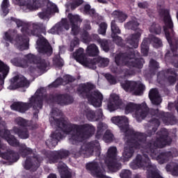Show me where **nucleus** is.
<instances>
[{"label":"nucleus","instance_id":"c03bdc74","mask_svg":"<svg viewBox=\"0 0 178 178\" xmlns=\"http://www.w3.org/2000/svg\"><path fill=\"white\" fill-rule=\"evenodd\" d=\"M96 60V64L95 66H97V62L99 63V66L100 67H106L109 65V60L108 58H99L97 60Z\"/></svg>","mask_w":178,"mask_h":178},{"label":"nucleus","instance_id":"2f4dec72","mask_svg":"<svg viewBox=\"0 0 178 178\" xmlns=\"http://www.w3.org/2000/svg\"><path fill=\"white\" fill-rule=\"evenodd\" d=\"M113 15L119 23H123V22H126V19H127V15L122 11L115 10L113 13Z\"/></svg>","mask_w":178,"mask_h":178},{"label":"nucleus","instance_id":"423d86ee","mask_svg":"<svg viewBox=\"0 0 178 178\" xmlns=\"http://www.w3.org/2000/svg\"><path fill=\"white\" fill-rule=\"evenodd\" d=\"M26 59H22V63L19 64L21 67H29V63H33V65H36V67L31 65L28 71L31 74H34L37 70L39 72H42L44 73L47 70V67H48V63L45 59L41 58V57L38 56H35L34 54H27L26 56Z\"/></svg>","mask_w":178,"mask_h":178},{"label":"nucleus","instance_id":"6e6d98bb","mask_svg":"<svg viewBox=\"0 0 178 178\" xmlns=\"http://www.w3.org/2000/svg\"><path fill=\"white\" fill-rule=\"evenodd\" d=\"M31 35H35V37H42L41 35V33L40 32V30L38 29L37 24L33 25V30L31 31Z\"/></svg>","mask_w":178,"mask_h":178},{"label":"nucleus","instance_id":"1a4fd4ad","mask_svg":"<svg viewBox=\"0 0 178 178\" xmlns=\"http://www.w3.org/2000/svg\"><path fill=\"white\" fill-rule=\"evenodd\" d=\"M95 151V156H100L101 148L99 147V142L98 140H93L86 144H83L79 151L74 154L75 158H80L83 155V158H90L94 155Z\"/></svg>","mask_w":178,"mask_h":178},{"label":"nucleus","instance_id":"f3484780","mask_svg":"<svg viewBox=\"0 0 178 178\" xmlns=\"http://www.w3.org/2000/svg\"><path fill=\"white\" fill-rule=\"evenodd\" d=\"M10 85L8 86V90H17V88H29L30 87V81L27 80L24 76H19L16 75L10 80Z\"/></svg>","mask_w":178,"mask_h":178},{"label":"nucleus","instance_id":"c85d7f7f","mask_svg":"<svg viewBox=\"0 0 178 178\" xmlns=\"http://www.w3.org/2000/svg\"><path fill=\"white\" fill-rule=\"evenodd\" d=\"M55 26L57 34H60V33H62L63 31V29L67 31L70 29V25L69 24V22L66 18H63L61 19V22L58 24H56Z\"/></svg>","mask_w":178,"mask_h":178},{"label":"nucleus","instance_id":"393cba45","mask_svg":"<svg viewBox=\"0 0 178 178\" xmlns=\"http://www.w3.org/2000/svg\"><path fill=\"white\" fill-rule=\"evenodd\" d=\"M103 116L102 108H99L96 113L91 110L86 112V118L89 122H98Z\"/></svg>","mask_w":178,"mask_h":178},{"label":"nucleus","instance_id":"de8ad7c7","mask_svg":"<svg viewBox=\"0 0 178 178\" xmlns=\"http://www.w3.org/2000/svg\"><path fill=\"white\" fill-rule=\"evenodd\" d=\"M39 1H41V0H32V1H25L24 3V6H26V8L29 10H34V8H35L34 3H36ZM42 1H48V0H42Z\"/></svg>","mask_w":178,"mask_h":178},{"label":"nucleus","instance_id":"09e8293b","mask_svg":"<svg viewBox=\"0 0 178 178\" xmlns=\"http://www.w3.org/2000/svg\"><path fill=\"white\" fill-rule=\"evenodd\" d=\"M83 3H84L83 0H74L70 4L71 10H74V9L79 8Z\"/></svg>","mask_w":178,"mask_h":178},{"label":"nucleus","instance_id":"680f3d73","mask_svg":"<svg viewBox=\"0 0 178 178\" xmlns=\"http://www.w3.org/2000/svg\"><path fill=\"white\" fill-rule=\"evenodd\" d=\"M149 67L151 69H159V63L152 58L149 61Z\"/></svg>","mask_w":178,"mask_h":178},{"label":"nucleus","instance_id":"603ef678","mask_svg":"<svg viewBox=\"0 0 178 178\" xmlns=\"http://www.w3.org/2000/svg\"><path fill=\"white\" fill-rule=\"evenodd\" d=\"M108 29V24L106 22H102L99 24V34L102 35H105L106 34V29Z\"/></svg>","mask_w":178,"mask_h":178},{"label":"nucleus","instance_id":"6ab92c4d","mask_svg":"<svg viewBox=\"0 0 178 178\" xmlns=\"http://www.w3.org/2000/svg\"><path fill=\"white\" fill-rule=\"evenodd\" d=\"M111 38H113V41H115L116 45L118 47H126V43L123 42V39L122 37L118 35V34H120L122 31H120V28L116 24L115 20H112L111 22Z\"/></svg>","mask_w":178,"mask_h":178},{"label":"nucleus","instance_id":"72a5a7b5","mask_svg":"<svg viewBox=\"0 0 178 178\" xmlns=\"http://www.w3.org/2000/svg\"><path fill=\"white\" fill-rule=\"evenodd\" d=\"M140 51L144 56H148V51H149V46L148 45V38H145L140 45Z\"/></svg>","mask_w":178,"mask_h":178},{"label":"nucleus","instance_id":"79ce46f5","mask_svg":"<svg viewBox=\"0 0 178 178\" xmlns=\"http://www.w3.org/2000/svg\"><path fill=\"white\" fill-rule=\"evenodd\" d=\"M105 143H112L113 141V134L110 130H106L103 136Z\"/></svg>","mask_w":178,"mask_h":178},{"label":"nucleus","instance_id":"39448f33","mask_svg":"<svg viewBox=\"0 0 178 178\" xmlns=\"http://www.w3.org/2000/svg\"><path fill=\"white\" fill-rule=\"evenodd\" d=\"M92 90H95V85L88 82L86 83H81L77 88L76 91L80 97L88 99L93 106L99 108V106H102L104 95L99 90H95L92 91Z\"/></svg>","mask_w":178,"mask_h":178},{"label":"nucleus","instance_id":"f8f14e48","mask_svg":"<svg viewBox=\"0 0 178 178\" xmlns=\"http://www.w3.org/2000/svg\"><path fill=\"white\" fill-rule=\"evenodd\" d=\"M120 86L126 92H133L134 95H143L145 91V85L134 81H122Z\"/></svg>","mask_w":178,"mask_h":178},{"label":"nucleus","instance_id":"cd10ccee","mask_svg":"<svg viewBox=\"0 0 178 178\" xmlns=\"http://www.w3.org/2000/svg\"><path fill=\"white\" fill-rule=\"evenodd\" d=\"M9 66L6 65L3 61L0 60V81L3 82L6 79L8 74H9L10 70Z\"/></svg>","mask_w":178,"mask_h":178},{"label":"nucleus","instance_id":"a211bd4d","mask_svg":"<svg viewBox=\"0 0 178 178\" xmlns=\"http://www.w3.org/2000/svg\"><path fill=\"white\" fill-rule=\"evenodd\" d=\"M36 44L39 54H43V55H47V56L52 55V47L44 36H40L39 40L36 41Z\"/></svg>","mask_w":178,"mask_h":178},{"label":"nucleus","instance_id":"8fccbe9b","mask_svg":"<svg viewBox=\"0 0 178 178\" xmlns=\"http://www.w3.org/2000/svg\"><path fill=\"white\" fill-rule=\"evenodd\" d=\"M46 9H49L50 10V13L52 14L54 13H58L59 12V9L58 8V6L56 4L49 2V6L47 7Z\"/></svg>","mask_w":178,"mask_h":178},{"label":"nucleus","instance_id":"49530a36","mask_svg":"<svg viewBox=\"0 0 178 178\" xmlns=\"http://www.w3.org/2000/svg\"><path fill=\"white\" fill-rule=\"evenodd\" d=\"M53 62L56 66H58V67H63V65H65V62L63 61V59L60 58V56H56L53 59Z\"/></svg>","mask_w":178,"mask_h":178},{"label":"nucleus","instance_id":"5fc2aeb1","mask_svg":"<svg viewBox=\"0 0 178 178\" xmlns=\"http://www.w3.org/2000/svg\"><path fill=\"white\" fill-rule=\"evenodd\" d=\"M10 20L11 22H14L17 24V27L18 29H19V27H23L26 24V22H23L22 19H19L14 17H11Z\"/></svg>","mask_w":178,"mask_h":178},{"label":"nucleus","instance_id":"774afa93","mask_svg":"<svg viewBox=\"0 0 178 178\" xmlns=\"http://www.w3.org/2000/svg\"><path fill=\"white\" fill-rule=\"evenodd\" d=\"M48 33L49 34H58L56 25H54L51 29H49L48 31Z\"/></svg>","mask_w":178,"mask_h":178},{"label":"nucleus","instance_id":"0e129e2a","mask_svg":"<svg viewBox=\"0 0 178 178\" xmlns=\"http://www.w3.org/2000/svg\"><path fill=\"white\" fill-rule=\"evenodd\" d=\"M83 30L88 31L91 30V24L90 20L86 19L83 21Z\"/></svg>","mask_w":178,"mask_h":178},{"label":"nucleus","instance_id":"4468645a","mask_svg":"<svg viewBox=\"0 0 178 178\" xmlns=\"http://www.w3.org/2000/svg\"><path fill=\"white\" fill-rule=\"evenodd\" d=\"M70 155V152L67 149H60L58 151L51 152L49 155V162L50 163H58V169L60 170H63L66 168V164L63 161H59L62 159H66L67 156Z\"/></svg>","mask_w":178,"mask_h":178},{"label":"nucleus","instance_id":"4be33fe9","mask_svg":"<svg viewBox=\"0 0 178 178\" xmlns=\"http://www.w3.org/2000/svg\"><path fill=\"white\" fill-rule=\"evenodd\" d=\"M67 17L72 25V34H73V35H77L79 34L80 25L83 23V19H81L79 15H74L72 13H69Z\"/></svg>","mask_w":178,"mask_h":178},{"label":"nucleus","instance_id":"4d7b16f0","mask_svg":"<svg viewBox=\"0 0 178 178\" xmlns=\"http://www.w3.org/2000/svg\"><path fill=\"white\" fill-rule=\"evenodd\" d=\"M15 38V35L12 34L10 32H6L4 33L3 40L5 41H8V42H13V40Z\"/></svg>","mask_w":178,"mask_h":178},{"label":"nucleus","instance_id":"052dcab7","mask_svg":"<svg viewBox=\"0 0 178 178\" xmlns=\"http://www.w3.org/2000/svg\"><path fill=\"white\" fill-rule=\"evenodd\" d=\"M39 32L40 34H44V35H47V27L44 25V24H36Z\"/></svg>","mask_w":178,"mask_h":178},{"label":"nucleus","instance_id":"864d4df0","mask_svg":"<svg viewBox=\"0 0 178 178\" xmlns=\"http://www.w3.org/2000/svg\"><path fill=\"white\" fill-rule=\"evenodd\" d=\"M90 33H88V31L83 30L82 31V34H81V37H82V40L83 41V42H85V44H90Z\"/></svg>","mask_w":178,"mask_h":178},{"label":"nucleus","instance_id":"412c9836","mask_svg":"<svg viewBox=\"0 0 178 178\" xmlns=\"http://www.w3.org/2000/svg\"><path fill=\"white\" fill-rule=\"evenodd\" d=\"M21 33L22 34H17L16 36V40L19 45H24L25 47H29V39L26 35H30L31 34V31H30V29L29 28V24H26L23 26V27L21 29Z\"/></svg>","mask_w":178,"mask_h":178},{"label":"nucleus","instance_id":"58836bf2","mask_svg":"<svg viewBox=\"0 0 178 178\" xmlns=\"http://www.w3.org/2000/svg\"><path fill=\"white\" fill-rule=\"evenodd\" d=\"M150 33L159 35L162 33V26L159 24H153L149 28Z\"/></svg>","mask_w":178,"mask_h":178},{"label":"nucleus","instance_id":"338daca9","mask_svg":"<svg viewBox=\"0 0 178 178\" xmlns=\"http://www.w3.org/2000/svg\"><path fill=\"white\" fill-rule=\"evenodd\" d=\"M91 9V6L90 4H86L83 7V12L86 13V15H88V13L90 12Z\"/></svg>","mask_w":178,"mask_h":178},{"label":"nucleus","instance_id":"bb28decb","mask_svg":"<svg viewBox=\"0 0 178 178\" xmlns=\"http://www.w3.org/2000/svg\"><path fill=\"white\" fill-rule=\"evenodd\" d=\"M14 134L18 136L21 140H27L30 137V132L27 128H20L18 127H14L13 128Z\"/></svg>","mask_w":178,"mask_h":178},{"label":"nucleus","instance_id":"37998d69","mask_svg":"<svg viewBox=\"0 0 178 178\" xmlns=\"http://www.w3.org/2000/svg\"><path fill=\"white\" fill-rule=\"evenodd\" d=\"M1 8L5 16L9 13V0H3Z\"/></svg>","mask_w":178,"mask_h":178},{"label":"nucleus","instance_id":"c9c22d12","mask_svg":"<svg viewBox=\"0 0 178 178\" xmlns=\"http://www.w3.org/2000/svg\"><path fill=\"white\" fill-rule=\"evenodd\" d=\"M167 172H171L172 176H178V164L172 165L168 164L165 167Z\"/></svg>","mask_w":178,"mask_h":178},{"label":"nucleus","instance_id":"f704fd0d","mask_svg":"<svg viewBox=\"0 0 178 178\" xmlns=\"http://www.w3.org/2000/svg\"><path fill=\"white\" fill-rule=\"evenodd\" d=\"M147 40H149L150 42H153V45L155 48H161V47H162V40L155 35H150Z\"/></svg>","mask_w":178,"mask_h":178},{"label":"nucleus","instance_id":"7c9ffc66","mask_svg":"<svg viewBox=\"0 0 178 178\" xmlns=\"http://www.w3.org/2000/svg\"><path fill=\"white\" fill-rule=\"evenodd\" d=\"M86 54H88L89 56H98L99 54L98 47H97L95 44H92L89 45L87 47Z\"/></svg>","mask_w":178,"mask_h":178},{"label":"nucleus","instance_id":"0eeeda50","mask_svg":"<svg viewBox=\"0 0 178 178\" xmlns=\"http://www.w3.org/2000/svg\"><path fill=\"white\" fill-rule=\"evenodd\" d=\"M124 111L126 115L135 112V118L137 122H141V120H144V119H145V118H147L148 115L149 108L145 102L140 104H137L134 102H129L125 106Z\"/></svg>","mask_w":178,"mask_h":178},{"label":"nucleus","instance_id":"4c0bfd02","mask_svg":"<svg viewBox=\"0 0 178 178\" xmlns=\"http://www.w3.org/2000/svg\"><path fill=\"white\" fill-rule=\"evenodd\" d=\"M51 15V10L49 8H45L43 9L42 12L39 13L38 16L40 17V19L47 20V19H48Z\"/></svg>","mask_w":178,"mask_h":178},{"label":"nucleus","instance_id":"9d476101","mask_svg":"<svg viewBox=\"0 0 178 178\" xmlns=\"http://www.w3.org/2000/svg\"><path fill=\"white\" fill-rule=\"evenodd\" d=\"M118 149L111 147L108 149L106 158L104 159L108 169L111 172H118L122 169V163L118 161Z\"/></svg>","mask_w":178,"mask_h":178},{"label":"nucleus","instance_id":"dca6fc26","mask_svg":"<svg viewBox=\"0 0 178 178\" xmlns=\"http://www.w3.org/2000/svg\"><path fill=\"white\" fill-rule=\"evenodd\" d=\"M149 113L152 116H155L159 119L161 118L163 124H167V126H169V124H176V123H177V118H176V116H175L172 113H161L158 108H152L150 110L149 108L148 113Z\"/></svg>","mask_w":178,"mask_h":178},{"label":"nucleus","instance_id":"e433bc0d","mask_svg":"<svg viewBox=\"0 0 178 178\" xmlns=\"http://www.w3.org/2000/svg\"><path fill=\"white\" fill-rule=\"evenodd\" d=\"M149 122L152 124H154V127L152 128V131L150 134L151 135L155 134V133L158 130V128L159 127V126H161V121H159V119H158V118H153L149 120Z\"/></svg>","mask_w":178,"mask_h":178},{"label":"nucleus","instance_id":"2eb2a0df","mask_svg":"<svg viewBox=\"0 0 178 178\" xmlns=\"http://www.w3.org/2000/svg\"><path fill=\"white\" fill-rule=\"evenodd\" d=\"M73 56L76 62L83 63L84 66H86V67L92 69L93 70L97 69V66L95 65L97 60L95 58L90 59L86 58V54H84V49L79 48L76 49V51L73 53Z\"/></svg>","mask_w":178,"mask_h":178},{"label":"nucleus","instance_id":"a18cd8bd","mask_svg":"<svg viewBox=\"0 0 178 178\" xmlns=\"http://www.w3.org/2000/svg\"><path fill=\"white\" fill-rule=\"evenodd\" d=\"M99 44H100L102 49H103L104 52H109V42L107 40L102 39L99 41Z\"/></svg>","mask_w":178,"mask_h":178},{"label":"nucleus","instance_id":"c756f323","mask_svg":"<svg viewBox=\"0 0 178 178\" xmlns=\"http://www.w3.org/2000/svg\"><path fill=\"white\" fill-rule=\"evenodd\" d=\"M106 124L104 122H99L97 125V130L95 135V138H97V140H100V138H102V136H104V131L106 130Z\"/></svg>","mask_w":178,"mask_h":178},{"label":"nucleus","instance_id":"3c124183","mask_svg":"<svg viewBox=\"0 0 178 178\" xmlns=\"http://www.w3.org/2000/svg\"><path fill=\"white\" fill-rule=\"evenodd\" d=\"M105 77L107 81L111 85H114L118 83V81H116V77L109 73L106 74Z\"/></svg>","mask_w":178,"mask_h":178},{"label":"nucleus","instance_id":"ddd939ff","mask_svg":"<svg viewBox=\"0 0 178 178\" xmlns=\"http://www.w3.org/2000/svg\"><path fill=\"white\" fill-rule=\"evenodd\" d=\"M47 102L49 104H57L60 106H65V105H70L73 104L74 99L73 97L67 94H50L46 98Z\"/></svg>","mask_w":178,"mask_h":178},{"label":"nucleus","instance_id":"ea45409f","mask_svg":"<svg viewBox=\"0 0 178 178\" xmlns=\"http://www.w3.org/2000/svg\"><path fill=\"white\" fill-rule=\"evenodd\" d=\"M80 45V39L77 37H74L72 40L70 42V52H73L74 51V48H79Z\"/></svg>","mask_w":178,"mask_h":178},{"label":"nucleus","instance_id":"bf43d9fd","mask_svg":"<svg viewBox=\"0 0 178 178\" xmlns=\"http://www.w3.org/2000/svg\"><path fill=\"white\" fill-rule=\"evenodd\" d=\"M121 178H131V171L123 170L120 174Z\"/></svg>","mask_w":178,"mask_h":178},{"label":"nucleus","instance_id":"7ed1b4c3","mask_svg":"<svg viewBox=\"0 0 178 178\" xmlns=\"http://www.w3.org/2000/svg\"><path fill=\"white\" fill-rule=\"evenodd\" d=\"M159 14L160 17H163L165 24V26H163V31L174 55L172 64L175 67L178 68V54H176L178 49V38H175L173 41L175 31L173 30V21H172L170 13L168 9L161 8L159 10Z\"/></svg>","mask_w":178,"mask_h":178},{"label":"nucleus","instance_id":"473e14b6","mask_svg":"<svg viewBox=\"0 0 178 178\" xmlns=\"http://www.w3.org/2000/svg\"><path fill=\"white\" fill-rule=\"evenodd\" d=\"M24 169L26 170H30L31 168H35V170L38 169L40 168V164L38 163V159H36V164L33 163V161H31V159L30 158H26L24 165Z\"/></svg>","mask_w":178,"mask_h":178},{"label":"nucleus","instance_id":"b1692460","mask_svg":"<svg viewBox=\"0 0 178 178\" xmlns=\"http://www.w3.org/2000/svg\"><path fill=\"white\" fill-rule=\"evenodd\" d=\"M74 78L70 75H66L63 78L58 77L53 83L49 85V88H58L59 86H66L69 83H73Z\"/></svg>","mask_w":178,"mask_h":178},{"label":"nucleus","instance_id":"aec40b11","mask_svg":"<svg viewBox=\"0 0 178 178\" xmlns=\"http://www.w3.org/2000/svg\"><path fill=\"white\" fill-rule=\"evenodd\" d=\"M158 79H167V81L169 84H175L177 81V73L176 72V70L173 68H169L163 71H161L157 74Z\"/></svg>","mask_w":178,"mask_h":178},{"label":"nucleus","instance_id":"5701e85b","mask_svg":"<svg viewBox=\"0 0 178 178\" xmlns=\"http://www.w3.org/2000/svg\"><path fill=\"white\" fill-rule=\"evenodd\" d=\"M122 105H123V101L120 99V97L116 94H113L111 95V98L108 102L107 108L110 112H115Z\"/></svg>","mask_w":178,"mask_h":178},{"label":"nucleus","instance_id":"a19ab883","mask_svg":"<svg viewBox=\"0 0 178 178\" xmlns=\"http://www.w3.org/2000/svg\"><path fill=\"white\" fill-rule=\"evenodd\" d=\"M15 122L17 123V124L18 126H19L20 127H29V120L23 118H17L16 120H15Z\"/></svg>","mask_w":178,"mask_h":178},{"label":"nucleus","instance_id":"69168bd1","mask_svg":"<svg viewBox=\"0 0 178 178\" xmlns=\"http://www.w3.org/2000/svg\"><path fill=\"white\" fill-rule=\"evenodd\" d=\"M138 6L140 9H147L148 8V3L147 1L140 2L138 3Z\"/></svg>","mask_w":178,"mask_h":178},{"label":"nucleus","instance_id":"f257e3e1","mask_svg":"<svg viewBox=\"0 0 178 178\" xmlns=\"http://www.w3.org/2000/svg\"><path fill=\"white\" fill-rule=\"evenodd\" d=\"M51 119L50 120L51 124H54L58 129L51 134V138L46 140L45 144L50 149L55 148L58 145V143L60 140H63L65 134H71L69 138L70 143L73 145H77L80 143H83L86 138L92 137L95 133V128L92 124H67V122L63 118H56L55 116H60V111L59 110L53 108L51 110Z\"/></svg>","mask_w":178,"mask_h":178},{"label":"nucleus","instance_id":"f03ea898","mask_svg":"<svg viewBox=\"0 0 178 178\" xmlns=\"http://www.w3.org/2000/svg\"><path fill=\"white\" fill-rule=\"evenodd\" d=\"M124 48L127 51L124 53H120L116 54L115 56V62L117 66H128V68H121V74H123L124 77H129V76H133L134 74V71L131 70V67H136V69H143L144 66V58H136V56H140V53L134 50L133 47H130L129 44L125 43V47H121ZM131 59H134L132 60Z\"/></svg>","mask_w":178,"mask_h":178},{"label":"nucleus","instance_id":"13d9d810","mask_svg":"<svg viewBox=\"0 0 178 178\" xmlns=\"http://www.w3.org/2000/svg\"><path fill=\"white\" fill-rule=\"evenodd\" d=\"M102 40V39L99 38L98 34L92 33L89 38V42H95V41H97V42L99 44Z\"/></svg>","mask_w":178,"mask_h":178},{"label":"nucleus","instance_id":"9b49d317","mask_svg":"<svg viewBox=\"0 0 178 178\" xmlns=\"http://www.w3.org/2000/svg\"><path fill=\"white\" fill-rule=\"evenodd\" d=\"M4 136L7 143L11 147H19V152L23 158H26L27 155L33 154V149L30 147H27L25 144H21L19 140L13 135H10V132L8 130L4 131Z\"/></svg>","mask_w":178,"mask_h":178},{"label":"nucleus","instance_id":"20e7f679","mask_svg":"<svg viewBox=\"0 0 178 178\" xmlns=\"http://www.w3.org/2000/svg\"><path fill=\"white\" fill-rule=\"evenodd\" d=\"M44 100V95H42L41 89L36 91L35 95L29 99V103H24L22 102H14L10 108L13 111H17L20 113H25L32 108L33 109V118L38 119V113H40V109H42V101Z\"/></svg>","mask_w":178,"mask_h":178},{"label":"nucleus","instance_id":"6e6552de","mask_svg":"<svg viewBox=\"0 0 178 178\" xmlns=\"http://www.w3.org/2000/svg\"><path fill=\"white\" fill-rule=\"evenodd\" d=\"M138 26H140V23L137 21V19H131L124 25L125 29L128 30H133L134 31L138 30V32L131 34L126 40L127 44H129L133 48H138V42L140 38H141V34H143V30L138 29Z\"/></svg>","mask_w":178,"mask_h":178},{"label":"nucleus","instance_id":"a878e982","mask_svg":"<svg viewBox=\"0 0 178 178\" xmlns=\"http://www.w3.org/2000/svg\"><path fill=\"white\" fill-rule=\"evenodd\" d=\"M149 98L153 105H161V103L162 102V98H161L159 92L156 88H152L149 90Z\"/></svg>","mask_w":178,"mask_h":178},{"label":"nucleus","instance_id":"e2e57ef3","mask_svg":"<svg viewBox=\"0 0 178 178\" xmlns=\"http://www.w3.org/2000/svg\"><path fill=\"white\" fill-rule=\"evenodd\" d=\"M61 178H72V172L67 170L63 171L60 173Z\"/></svg>","mask_w":178,"mask_h":178}]
</instances>
